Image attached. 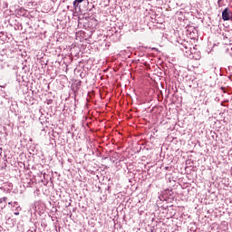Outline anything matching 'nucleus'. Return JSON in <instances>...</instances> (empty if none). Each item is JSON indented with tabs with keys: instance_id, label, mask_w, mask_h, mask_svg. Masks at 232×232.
<instances>
[{
	"instance_id": "f257e3e1",
	"label": "nucleus",
	"mask_w": 232,
	"mask_h": 232,
	"mask_svg": "<svg viewBox=\"0 0 232 232\" xmlns=\"http://www.w3.org/2000/svg\"><path fill=\"white\" fill-rule=\"evenodd\" d=\"M222 19L223 21H229L231 19V11H229V8H225L222 12Z\"/></svg>"
},
{
	"instance_id": "f03ea898",
	"label": "nucleus",
	"mask_w": 232,
	"mask_h": 232,
	"mask_svg": "<svg viewBox=\"0 0 232 232\" xmlns=\"http://www.w3.org/2000/svg\"><path fill=\"white\" fill-rule=\"evenodd\" d=\"M8 198L4 197L3 198H0V204H2L3 202H6Z\"/></svg>"
},
{
	"instance_id": "7ed1b4c3",
	"label": "nucleus",
	"mask_w": 232,
	"mask_h": 232,
	"mask_svg": "<svg viewBox=\"0 0 232 232\" xmlns=\"http://www.w3.org/2000/svg\"><path fill=\"white\" fill-rule=\"evenodd\" d=\"M73 6H74V8H76V6H79V4H78L77 0L73 1Z\"/></svg>"
},
{
	"instance_id": "20e7f679",
	"label": "nucleus",
	"mask_w": 232,
	"mask_h": 232,
	"mask_svg": "<svg viewBox=\"0 0 232 232\" xmlns=\"http://www.w3.org/2000/svg\"><path fill=\"white\" fill-rule=\"evenodd\" d=\"M82 1H84V0H76V3H82Z\"/></svg>"
},
{
	"instance_id": "39448f33",
	"label": "nucleus",
	"mask_w": 232,
	"mask_h": 232,
	"mask_svg": "<svg viewBox=\"0 0 232 232\" xmlns=\"http://www.w3.org/2000/svg\"><path fill=\"white\" fill-rule=\"evenodd\" d=\"M14 215H19V213H14Z\"/></svg>"
}]
</instances>
